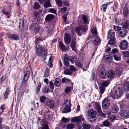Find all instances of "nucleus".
<instances>
[{
  "label": "nucleus",
  "mask_w": 129,
  "mask_h": 129,
  "mask_svg": "<svg viewBox=\"0 0 129 129\" xmlns=\"http://www.w3.org/2000/svg\"><path fill=\"white\" fill-rule=\"evenodd\" d=\"M36 52L38 56H42L46 55L47 53V50L40 44L36 46Z\"/></svg>",
  "instance_id": "nucleus-1"
},
{
  "label": "nucleus",
  "mask_w": 129,
  "mask_h": 129,
  "mask_svg": "<svg viewBox=\"0 0 129 129\" xmlns=\"http://www.w3.org/2000/svg\"><path fill=\"white\" fill-rule=\"evenodd\" d=\"M85 25H81L75 28V31L78 36H81L83 32L86 31L87 29V27Z\"/></svg>",
  "instance_id": "nucleus-2"
},
{
  "label": "nucleus",
  "mask_w": 129,
  "mask_h": 129,
  "mask_svg": "<svg viewBox=\"0 0 129 129\" xmlns=\"http://www.w3.org/2000/svg\"><path fill=\"white\" fill-rule=\"evenodd\" d=\"M97 112L96 111L92 110H89L88 111V114L90 117L89 121L90 122L94 121L96 119V115Z\"/></svg>",
  "instance_id": "nucleus-3"
},
{
  "label": "nucleus",
  "mask_w": 129,
  "mask_h": 129,
  "mask_svg": "<svg viewBox=\"0 0 129 129\" xmlns=\"http://www.w3.org/2000/svg\"><path fill=\"white\" fill-rule=\"evenodd\" d=\"M94 107L97 111L98 113L101 116L104 118L106 117L105 114L102 112L101 106L97 102H95L94 104Z\"/></svg>",
  "instance_id": "nucleus-4"
},
{
  "label": "nucleus",
  "mask_w": 129,
  "mask_h": 129,
  "mask_svg": "<svg viewBox=\"0 0 129 129\" xmlns=\"http://www.w3.org/2000/svg\"><path fill=\"white\" fill-rule=\"evenodd\" d=\"M123 93V91L122 90L121 88H119L115 91V93H114V96L113 97V96H112L114 99H115L116 98L117 99L121 96Z\"/></svg>",
  "instance_id": "nucleus-5"
},
{
  "label": "nucleus",
  "mask_w": 129,
  "mask_h": 129,
  "mask_svg": "<svg viewBox=\"0 0 129 129\" xmlns=\"http://www.w3.org/2000/svg\"><path fill=\"white\" fill-rule=\"evenodd\" d=\"M110 103V100L107 97L105 98L102 102V106L104 109H107L109 106Z\"/></svg>",
  "instance_id": "nucleus-6"
},
{
  "label": "nucleus",
  "mask_w": 129,
  "mask_h": 129,
  "mask_svg": "<svg viewBox=\"0 0 129 129\" xmlns=\"http://www.w3.org/2000/svg\"><path fill=\"white\" fill-rule=\"evenodd\" d=\"M128 47V43L127 41L125 40L122 41L120 44V48L122 50L127 49Z\"/></svg>",
  "instance_id": "nucleus-7"
},
{
  "label": "nucleus",
  "mask_w": 129,
  "mask_h": 129,
  "mask_svg": "<svg viewBox=\"0 0 129 129\" xmlns=\"http://www.w3.org/2000/svg\"><path fill=\"white\" fill-rule=\"evenodd\" d=\"M84 120V119L82 116L75 117L72 118L71 119L72 122H78L80 121H82Z\"/></svg>",
  "instance_id": "nucleus-8"
},
{
  "label": "nucleus",
  "mask_w": 129,
  "mask_h": 129,
  "mask_svg": "<svg viewBox=\"0 0 129 129\" xmlns=\"http://www.w3.org/2000/svg\"><path fill=\"white\" fill-rule=\"evenodd\" d=\"M64 40L66 44H69L71 41V37L67 33H66L64 35Z\"/></svg>",
  "instance_id": "nucleus-9"
},
{
  "label": "nucleus",
  "mask_w": 129,
  "mask_h": 129,
  "mask_svg": "<svg viewBox=\"0 0 129 129\" xmlns=\"http://www.w3.org/2000/svg\"><path fill=\"white\" fill-rule=\"evenodd\" d=\"M93 37L95 38L93 42L94 45H99L101 42V39L96 35H94Z\"/></svg>",
  "instance_id": "nucleus-10"
},
{
  "label": "nucleus",
  "mask_w": 129,
  "mask_h": 129,
  "mask_svg": "<svg viewBox=\"0 0 129 129\" xmlns=\"http://www.w3.org/2000/svg\"><path fill=\"white\" fill-rule=\"evenodd\" d=\"M31 28L36 32H38L39 29V26L37 23H34L31 25Z\"/></svg>",
  "instance_id": "nucleus-11"
},
{
  "label": "nucleus",
  "mask_w": 129,
  "mask_h": 129,
  "mask_svg": "<svg viewBox=\"0 0 129 129\" xmlns=\"http://www.w3.org/2000/svg\"><path fill=\"white\" fill-rule=\"evenodd\" d=\"M100 76L103 79H105L107 78V72L105 70H100L99 73Z\"/></svg>",
  "instance_id": "nucleus-12"
},
{
  "label": "nucleus",
  "mask_w": 129,
  "mask_h": 129,
  "mask_svg": "<svg viewBox=\"0 0 129 129\" xmlns=\"http://www.w3.org/2000/svg\"><path fill=\"white\" fill-rule=\"evenodd\" d=\"M119 35L121 37H123L126 36L127 33V31L125 28H123L119 31Z\"/></svg>",
  "instance_id": "nucleus-13"
},
{
  "label": "nucleus",
  "mask_w": 129,
  "mask_h": 129,
  "mask_svg": "<svg viewBox=\"0 0 129 129\" xmlns=\"http://www.w3.org/2000/svg\"><path fill=\"white\" fill-rule=\"evenodd\" d=\"M120 113L121 116L124 117L129 116V111H128L121 110Z\"/></svg>",
  "instance_id": "nucleus-14"
},
{
  "label": "nucleus",
  "mask_w": 129,
  "mask_h": 129,
  "mask_svg": "<svg viewBox=\"0 0 129 129\" xmlns=\"http://www.w3.org/2000/svg\"><path fill=\"white\" fill-rule=\"evenodd\" d=\"M46 103L48 106L50 108H53L54 106V102L51 100H47L46 101Z\"/></svg>",
  "instance_id": "nucleus-15"
},
{
  "label": "nucleus",
  "mask_w": 129,
  "mask_h": 129,
  "mask_svg": "<svg viewBox=\"0 0 129 129\" xmlns=\"http://www.w3.org/2000/svg\"><path fill=\"white\" fill-rule=\"evenodd\" d=\"M115 76L114 71L112 70H110L108 72L107 76L110 79L113 78Z\"/></svg>",
  "instance_id": "nucleus-16"
},
{
  "label": "nucleus",
  "mask_w": 129,
  "mask_h": 129,
  "mask_svg": "<svg viewBox=\"0 0 129 129\" xmlns=\"http://www.w3.org/2000/svg\"><path fill=\"white\" fill-rule=\"evenodd\" d=\"M76 39H74L72 41L71 43V47L72 49L75 51L76 50Z\"/></svg>",
  "instance_id": "nucleus-17"
},
{
  "label": "nucleus",
  "mask_w": 129,
  "mask_h": 129,
  "mask_svg": "<svg viewBox=\"0 0 129 129\" xmlns=\"http://www.w3.org/2000/svg\"><path fill=\"white\" fill-rule=\"evenodd\" d=\"M115 33L112 32L111 29H110L108 32V38L109 39L111 38H115Z\"/></svg>",
  "instance_id": "nucleus-18"
},
{
  "label": "nucleus",
  "mask_w": 129,
  "mask_h": 129,
  "mask_svg": "<svg viewBox=\"0 0 129 129\" xmlns=\"http://www.w3.org/2000/svg\"><path fill=\"white\" fill-rule=\"evenodd\" d=\"M119 110L118 107L115 104H113L112 106L111 112L112 113H115L117 112Z\"/></svg>",
  "instance_id": "nucleus-19"
},
{
  "label": "nucleus",
  "mask_w": 129,
  "mask_h": 129,
  "mask_svg": "<svg viewBox=\"0 0 129 129\" xmlns=\"http://www.w3.org/2000/svg\"><path fill=\"white\" fill-rule=\"evenodd\" d=\"M52 25H48L47 27H46L45 30H46L47 34H50L52 33V29L53 28Z\"/></svg>",
  "instance_id": "nucleus-20"
},
{
  "label": "nucleus",
  "mask_w": 129,
  "mask_h": 129,
  "mask_svg": "<svg viewBox=\"0 0 129 129\" xmlns=\"http://www.w3.org/2000/svg\"><path fill=\"white\" fill-rule=\"evenodd\" d=\"M9 38L11 39L15 40H18L19 39V37L17 35L13 34L10 35Z\"/></svg>",
  "instance_id": "nucleus-21"
},
{
  "label": "nucleus",
  "mask_w": 129,
  "mask_h": 129,
  "mask_svg": "<svg viewBox=\"0 0 129 129\" xmlns=\"http://www.w3.org/2000/svg\"><path fill=\"white\" fill-rule=\"evenodd\" d=\"M54 16L53 15L49 14L46 16V21H50L54 18Z\"/></svg>",
  "instance_id": "nucleus-22"
},
{
  "label": "nucleus",
  "mask_w": 129,
  "mask_h": 129,
  "mask_svg": "<svg viewBox=\"0 0 129 129\" xmlns=\"http://www.w3.org/2000/svg\"><path fill=\"white\" fill-rule=\"evenodd\" d=\"M44 4L43 7L45 8H49L51 6V4L49 0L46 1Z\"/></svg>",
  "instance_id": "nucleus-23"
},
{
  "label": "nucleus",
  "mask_w": 129,
  "mask_h": 129,
  "mask_svg": "<svg viewBox=\"0 0 129 129\" xmlns=\"http://www.w3.org/2000/svg\"><path fill=\"white\" fill-rule=\"evenodd\" d=\"M64 65L66 67H68L69 66V64L68 61V58L67 56H64Z\"/></svg>",
  "instance_id": "nucleus-24"
},
{
  "label": "nucleus",
  "mask_w": 129,
  "mask_h": 129,
  "mask_svg": "<svg viewBox=\"0 0 129 129\" xmlns=\"http://www.w3.org/2000/svg\"><path fill=\"white\" fill-rule=\"evenodd\" d=\"M82 19L84 22L85 24H88V19L86 16L84 14H83L82 15Z\"/></svg>",
  "instance_id": "nucleus-25"
},
{
  "label": "nucleus",
  "mask_w": 129,
  "mask_h": 129,
  "mask_svg": "<svg viewBox=\"0 0 129 129\" xmlns=\"http://www.w3.org/2000/svg\"><path fill=\"white\" fill-rule=\"evenodd\" d=\"M65 105L66 107H70L71 106V101L69 100H66L64 102Z\"/></svg>",
  "instance_id": "nucleus-26"
},
{
  "label": "nucleus",
  "mask_w": 129,
  "mask_h": 129,
  "mask_svg": "<svg viewBox=\"0 0 129 129\" xmlns=\"http://www.w3.org/2000/svg\"><path fill=\"white\" fill-rule=\"evenodd\" d=\"M64 72L65 74L69 75H71L72 73V71L69 69L65 70Z\"/></svg>",
  "instance_id": "nucleus-27"
},
{
  "label": "nucleus",
  "mask_w": 129,
  "mask_h": 129,
  "mask_svg": "<svg viewBox=\"0 0 129 129\" xmlns=\"http://www.w3.org/2000/svg\"><path fill=\"white\" fill-rule=\"evenodd\" d=\"M115 43V38H111L108 42V44L114 45Z\"/></svg>",
  "instance_id": "nucleus-28"
},
{
  "label": "nucleus",
  "mask_w": 129,
  "mask_h": 129,
  "mask_svg": "<svg viewBox=\"0 0 129 129\" xmlns=\"http://www.w3.org/2000/svg\"><path fill=\"white\" fill-rule=\"evenodd\" d=\"M62 82L65 83H68L70 82L71 83V81L69 79L65 77L62 78Z\"/></svg>",
  "instance_id": "nucleus-29"
},
{
  "label": "nucleus",
  "mask_w": 129,
  "mask_h": 129,
  "mask_svg": "<svg viewBox=\"0 0 129 129\" xmlns=\"http://www.w3.org/2000/svg\"><path fill=\"white\" fill-rule=\"evenodd\" d=\"M69 58L70 61L72 63L75 62L77 59L76 57L74 56H72L71 57H70Z\"/></svg>",
  "instance_id": "nucleus-30"
},
{
  "label": "nucleus",
  "mask_w": 129,
  "mask_h": 129,
  "mask_svg": "<svg viewBox=\"0 0 129 129\" xmlns=\"http://www.w3.org/2000/svg\"><path fill=\"white\" fill-rule=\"evenodd\" d=\"M90 125L86 124H84L82 125V129H90Z\"/></svg>",
  "instance_id": "nucleus-31"
},
{
  "label": "nucleus",
  "mask_w": 129,
  "mask_h": 129,
  "mask_svg": "<svg viewBox=\"0 0 129 129\" xmlns=\"http://www.w3.org/2000/svg\"><path fill=\"white\" fill-rule=\"evenodd\" d=\"M115 60L116 61H119L121 60V56L119 54H117L114 56Z\"/></svg>",
  "instance_id": "nucleus-32"
},
{
  "label": "nucleus",
  "mask_w": 129,
  "mask_h": 129,
  "mask_svg": "<svg viewBox=\"0 0 129 129\" xmlns=\"http://www.w3.org/2000/svg\"><path fill=\"white\" fill-rule=\"evenodd\" d=\"M128 13V10L127 8L125 7L123 9V15L124 17L126 16Z\"/></svg>",
  "instance_id": "nucleus-33"
},
{
  "label": "nucleus",
  "mask_w": 129,
  "mask_h": 129,
  "mask_svg": "<svg viewBox=\"0 0 129 129\" xmlns=\"http://www.w3.org/2000/svg\"><path fill=\"white\" fill-rule=\"evenodd\" d=\"M71 111V109L70 107H65L63 110V113H66L69 112Z\"/></svg>",
  "instance_id": "nucleus-34"
},
{
  "label": "nucleus",
  "mask_w": 129,
  "mask_h": 129,
  "mask_svg": "<svg viewBox=\"0 0 129 129\" xmlns=\"http://www.w3.org/2000/svg\"><path fill=\"white\" fill-rule=\"evenodd\" d=\"M10 94V91L9 89H7L6 91L4 93V98L6 99L8 98V96Z\"/></svg>",
  "instance_id": "nucleus-35"
},
{
  "label": "nucleus",
  "mask_w": 129,
  "mask_h": 129,
  "mask_svg": "<svg viewBox=\"0 0 129 129\" xmlns=\"http://www.w3.org/2000/svg\"><path fill=\"white\" fill-rule=\"evenodd\" d=\"M41 86V83H39L36 88V92L37 93H39L40 89Z\"/></svg>",
  "instance_id": "nucleus-36"
},
{
  "label": "nucleus",
  "mask_w": 129,
  "mask_h": 129,
  "mask_svg": "<svg viewBox=\"0 0 129 129\" xmlns=\"http://www.w3.org/2000/svg\"><path fill=\"white\" fill-rule=\"evenodd\" d=\"M74 127V125L72 123L68 124L67 125V129H72Z\"/></svg>",
  "instance_id": "nucleus-37"
},
{
  "label": "nucleus",
  "mask_w": 129,
  "mask_h": 129,
  "mask_svg": "<svg viewBox=\"0 0 129 129\" xmlns=\"http://www.w3.org/2000/svg\"><path fill=\"white\" fill-rule=\"evenodd\" d=\"M59 46L62 50H65V46L61 41L59 42Z\"/></svg>",
  "instance_id": "nucleus-38"
},
{
  "label": "nucleus",
  "mask_w": 129,
  "mask_h": 129,
  "mask_svg": "<svg viewBox=\"0 0 129 129\" xmlns=\"http://www.w3.org/2000/svg\"><path fill=\"white\" fill-rule=\"evenodd\" d=\"M52 56H51L49 59V62L48 63V65L50 68H52L53 66L52 64Z\"/></svg>",
  "instance_id": "nucleus-39"
},
{
  "label": "nucleus",
  "mask_w": 129,
  "mask_h": 129,
  "mask_svg": "<svg viewBox=\"0 0 129 129\" xmlns=\"http://www.w3.org/2000/svg\"><path fill=\"white\" fill-rule=\"evenodd\" d=\"M129 27V24L128 21V20L127 21H126L124 23V25L123 26V28H126L128 29Z\"/></svg>",
  "instance_id": "nucleus-40"
},
{
  "label": "nucleus",
  "mask_w": 129,
  "mask_h": 129,
  "mask_svg": "<svg viewBox=\"0 0 129 129\" xmlns=\"http://www.w3.org/2000/svg\"><path fill=\"white\" fill-rule=\"evenodd\" d=\"M109 82L108 81H106L102 82L101 83V86L104 87H107L109 85Z\"/></svg>",
  "instance_id": "nucleus-41"
},
{
  "label": "nucleus",
  "mask_w": 129,
  "mask_h": 129,
  "mask_svg": "<svg viewBox=\"0 0 129 129\" xmlns=\"http://www.w3.org/2000/svg\"><path fill=\"white\" fill-rule=\"evenodd\" d=\"M47 98L44 96H40V100L41 102L42 103H44L45 101L47 100Z\"/></svg>",
  "instance_id": "nucleus-42"
},
{
  "label": "nucleus",
  "mask_w": 129,
  "mask_h": 129,
  "mask_svg": "<svg viewBox=\"0 0 129 129\" xmlns=\"http://www.w3.org/2000/svg\"><path fill=\"white\" fill-rule=\"evenodd\" d=\"M103 124L104 126H109L110 125V123L108 120H106L103 122Z\"/></svg>",
  "instance_id": "nucleus-43"
},
{
  "label": "nucleus",
  "mask_w": 129,
  "mask_h": 129,
  "mask_svg": "<svg viewBox=\"0 0 129 129\" xmlns=\"http://www.w3.org/2000/svg\"><path fill=\"white\" fill-rule=\"evenodd\" d=\"M42 40L40 38H38V37H36V38L35 44L36 46L38 45V44H39L40 42Z\"/></svg>",
  "instance_id": "nucleus-44"
},
{
  "label": "nucleus",
  "mask_w": 129,
  "mask_h": 129,
  "mask_svg": "<svg viewBox=\"0 0 129 129\" xmlns=\"http://www.w3.org/2000/svg\"><path fill=\"white\" fill-rule=\"evenodd\" d=\"M28 76H24L23 80L22 82V83L25 84L27 81L28 79Z\"/></svg>",
  "instance_id": "nucleus-45"
},
{
  "label": "nucleus",
  "mask_w": 129,
  "mask_h": 129,
  "mask_svg": "<svg viewBox=\"0 0 129 129\" xmlns=\"http://www.w3.org/2000/svg\"><path fill=\"white\" fill-rule=\"evenodd\" d=\"M56 3L58 6L61 7L63 5L62 3L61 0H55Z\"/></svg>",
  "instance_id": "nucleus-46"
},
{
  "label": "nucleus",
  "mask_w": 129,
  "mask_h": 129,
  "mask_svg": "<svg viewBox=\"0 0 129 129\" xmlns=\"http://www.w3.org/2000/svg\"><path fill=\"white\" fill-rule=\"evenodd\" d=\"M42 129H49L48 126L46 123H44L42 125Z\"/></svg>",
  "instance_id": "nucleus-47"
},
{
  "label": "nucleus",
  "mask_w": 129,
  "mask_h": 129,
  "mask_svg": "<svg viewBox=\"0 0 129 129\" xmlns=\"http://www.w3.org/2000/svg\"><path fill=\"white\" fill-rule=\"evenodd\" d=\"M49 75V69L47 68L44 74L45 77H48Z\"/></svg>",
  "instance_id": "nucleus-48"
},
{
  "label": "nucleus",
  "mask_w": 129,
  "mask_h": 129,
  "mask_svg": "<svg viewBox=\"0 0 129 129\" xmlns=\"http://www.w3.org/2000/svg\"><path fill=\"white\" fill-rule=\"evenodd\" d=\"M105 59L106 60H108L109 62H111L112 60V58L109 55H106L105 56Z\"/></svg>",
  "instance_id": "nucleus-49"
},
{
  "label": "nucleus",
  "mask_w": 129,
  "mask_h": 129,
  "mask_svg": "<svg viewBox=\"0 0 129 129\" xmlns=\"http://www.w3.org/2000/svg\"><path fill=\"white\" fill-rule=\"evenodd\" d=\"M99 88L101 93L102 94L105 91V88L102 86H100Z\"/></svg>",
  "instance_id": "nucleus-50"
},
{
  "label": "nucleus",
  "mask_w": 129,
  "mask_h": 129,
  "mask_svg": "<svg viewBox=\"0 0 129 129\" xmlns=\"http://www.w3.org/2000/svg\"><path fill=\"white\" fill-rule=\"evenodd\" d=\"M107 4H104L102 5L101 7V9H102V7L103 9L104 12H105V10L107 8Z\"/></svg>",
  "instance_id": "nucleus-51"
},
{
  "label": "nucleus",
  "mask_w": 129,
  "mask_h": 129,
  "mask_svg": "<svg viewBox=\"0 0 129 129\" xmlns=\"http://www.w3.org/2000/svg\"><path fill=\"white\" fill-rule=\"evenodd\" d=\"M123 55L125 57H128L129 56V52L127 51H125L123 52Z\"/></svg>",
  "instance_id": "nucleus-52"
},
{
  "label": "nucleus",
  "mask_w": 129,
  "mask_h": 129,
  "mask_svg": "<svg viewBox=\"0 0 129 129\" xmlns=\"http://www.w3.org/2000/svg\"><path fill=\"white\" fill-rule=\"evenodd\" d=\"M117 52V49L114 48L112 50V51L110 53V55L113 56L114 54L116 53Z\"/></svg>",
  "instance_id": "nucleus-53"
},
{
  "label": "nucleus",
  "mask_w": 129,
  "mask_h": 129,
  "mask_svg": "<svg viewBox=\"0 0 129 129\" xmlns=\"http://www.w3.org/2000/svg\"><path fill=\"white\" fill-rule=\"evenodd\" d=\"M113 28L115 31H117L119 30H120L121 29V27H120L114 25Z\"/></svg>",
  "instance_id": "nucleus-54"
},
{
  "label": "nucleus",
  "mask_w": 129,
  "mask_h": 129,
  "mask_svg": "<svg viewBox=\"0 0 129 129\" xmlns=\"http://www.w3.org/2000/svg\"><path fill=\"white\" fill-rule=\"evenodd\" d=\"M40 7V5L38 3H35L34 4V8L35 9H39Z\"/></svg>",
  "instance_id": "nucleus-55"
},
{
  "label": "nucleus",
  "mask_w": 129,
  "mask_h": 129,
  "mask_svg": "<svg viewBox=\"0 0 129 129\" xmlns=\"http://www.w3.org/2000/svg\"><path fill=\"white\" fill-rule=\"evenodd\" d=\"M108 117L111 121H113L115 119L116 117L115 116H112L109 115L108 116Z\"/></svg>",
  "instance_id": "nucleus-56"
},
{
  "label": "nucleus",
  "mask_w": 129,
  "mask_h": 129,
  "mask_svg": "<svg viewBox=\"0 0 129 129\" xmlns=\"http://www.w3.org/2000/svg\"><path fill=\"white\" fill-rule=\"evenodd\" d=\"M43 91L45 93H48L49 91V89L48 88L44 87L43 89Z\"/></svg>",
  "instance_id": "nucleus-57"
},
{
  "label": "nucleus",
  "mask_w": 129,
  "mask_h": 129,
  "mask_svg": "<svg viewBox=\"0 0 129 129\" xmlns=\"http://www.w3.org/2000/svg\"><path fill=\"white\" fill-rule=\"evenodd\" d=\"M2 11V12L3 13V14L8 15L10 14V12H9L7 11L5 9H3L1 11Z\"/></svg>",
  "instance_id": "nucleus-58"
},
{
  "label": "nucleus",
  "mask_w": 129,
  "mask_h": 129,
  "mask_svg": "<svg viewBox=\"0 0 129 129\" xmlns=\"http://www.w3.org/2000/svg\"><path fill=\"white\" fill-rule=\"evenodd\" d=\"M48 11L49 12L55 14L56 12V11L55 9L53 8H50L49 9Z\"/></svg>",
  "instance_id": "nucleus-59"
},
{
  "label": "nucleus",
  "mask_w": 129,
  "mask_h": 129,
  "mask_svg": "<svg viewBox=\"0 0 129 129\" xmlns=\"http://www.w3.org/2000/svg\"><path fill=\"white\" fill-rule=\"evenodd\" d=\"M55 85L56 86H58L59 85V79H58L57 78L55 80Z\"/></svg>",
  "instance_id": "nucleus-60"
},
{
  "label": "nucleus",
  "mask_w": 129,
  "mask_h": 129,
  "mask_svg": "<svg viewBox=\"0 0 129 129\" xmlns=\"http://www.w3.org/2000/svg\"><path fill=\"white\" fill-rule=\"evenodd\" d=\"M20 26L22 25V27L24 25V20L23 19V18L21 19L20 20Z\"/></svg>",
  "instance_id": "nucleus-61"
},
{
  "label": "nucleus",
  "mask_w": 129,
  "mask_h": 129,
  "mask_svg": "<svg viewBox=\"0 0 129 129\" xmlns=\"http://www.w3.org/2000/svg\"><path fill=\"white\" fill-rule=\"evenodd\" d=\"M76 65L79 67L81 68L83 65L79 61H77L76 63Z\"/></svg>",
  "instance_id": "nucleus-62"
},
{
  "label": "nucleus",
  "mask_w": 129,
  "mask_h": 129,
  "mask_svg": "<svg viewBox=\"0 0 129 129\" xmlns=\"http://www.w3.org/2000/svg\"><path fill=\"white\" fill-rule=\"evenodd\" d=\"M71 88L70 87H68L65 89V91L66 93H69L71 91Z\"/></svg>",
  "instance_id": "nucleus-63"
},
{
  "label": "nucleus",
  "mask_w": 129,
  "mask_h": 129,
  "mask_svg": "<svg viewBox=\"0 0 129 129\" xmlns=\"http://www.w3.org/2000/svg\"><path fill=\"white\" fill-rule=\"evenodd\" d=\"M91 33L92 34L96 35L97 34V30L95 28H93L91 30Z\"/></svg>",
  "instance_id": "nucleus-64"
}]
</instances>
